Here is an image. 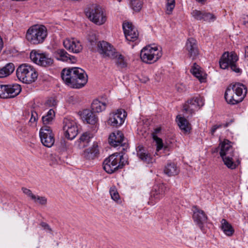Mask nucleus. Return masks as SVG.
Returning a JSON list of instances; mask_svg holds the SVG:
<instances>
[{
  "label": "nucleus",
  "mask_w": 248,
  "mask_h": 248,
  "mask_svg": "<svg viewBox=\"0 0 248 248\" xmlns=\"http://www.w3.org/2000/svg\"><path fill=\"white\" fill-rule=\"evenodd\" d=\"M61 77L64 82L74 88H81L87 82L88 77L85 71L78 67L63 69Z\"/></svg>",
  "instance_id": "1"
},
{
  "label": "nucleus",
  "mask_w": 248,
  "mask_h": 248,
  "mask_svg": "<svg viewBox=\"0 0 248 248\" xmlns=\"http://www.w3.org/2000/svg\"><path fill=\"white\" fill-rule=\"evenodd\" d=\"M247 93V88L245 85L240 83H235L227 87L224 97L228 104L236 105L244 100Z\"/></svg>",
  "instance_id": "2"
},
{
  "label": "nucleus",
  "mask_w": 248,
  "mask_h": 248,
  "mask_svg": "<svg viewBox=\"0 0 248 248\" xmlns=\"http://www.w3.org/2000/svg\"><path fill=\"white\" fill-rule=\"evenodd\" d=\"M47 36L46 28L42 25H34L27 31L26 38L31 44L37 45L43 43Z\"/></svg>",
  "instance_id": "3"
},
{
  "label": "nucleus",
  "mask_w": 248,
  "mask_h": 248,
  "mask_svg": "<svg viewBox=\"0 0 248 248\" xmlns=\"http://www.w3.org/2000/svg\"><path fill=\"white\" fill-rule=\"evenodd\" d=\"M127 162L123 155L115 153L105 159L103 162V169L108 173L111 174L122 168Z\"/></svg>",
  "instance_id": "4"
},
{
  "label": "nucleus",
  "mask_w": 248,
  "mask_h": 248,
  "mask_svg": "<svg viewBox=\"0 0 248 248\" xmlns=\"http://www.w3.org/2000/svg\"><path fill=\"white\" fill-rule=\"evenodd\" d=\"M16 76L23 83L30 84L36 80L38 77V73L32 66L25 63L17 68Z\"/></svg>",
  "instance_id": "5"
},
{
  "label": "nucleus",
  "mask_w": 248,
  "mask_h": 248,
  "mask_svg": "<svg viewBox=\"0 0 248 248\" xmlns=\"http://www.w3.org/2000/svg\"><path fill=\"white\" fill-rule=\"evenodd\" d=\"M162 56L161 48L155 46L149 45L143 47L140 51V59L146 63H152L157 61Z\"/></svg>",
  "instance_id": "6"
},
{
  "label": "nucleus",
  "mask_w": 248,
  "mask_h": 248,
  "mask_svg": "<svg viewBox=\"0 0 248 248\" xmlns=\"http://www.w3.org/2000/svg\"><path fill=\"white\" fill-rule=\"evenodd\" d=\"M87 16L93 22L97 25H102L106 20V16L102 8L96 4H93L85 11Z\"/></svg>",
  "instance_id": "7"
},
{
  "label": "nucleus",
  "mask_w": 248,
  "mask_h": 248,
  "mask_svg": "<svg viewBox=\"0 0 248 248\" xmlns=\"http://www.w3.org/2000/svg\"><path fill=\"white\" fill-rule=\"evenodd\" d=\"M238 60V56L235 53L230 54L228 52H225L219 61L220 68L225 69L230 67L233 71L237 73H240L241 72V70L236 65V62Z\"/></svg>",
  "instance_id": "8"
},
{
  "label": "nucleus",
  "mask_w": 248,
  "mask_h": 248,
  "mask_svg": "<svg viewBox=\"0 0 248 248\" xmlns=\"http://www.w3.org/2000/svg\"><path fill=\"white\" fill-rule=\"evenodd\" d=\"M168 189L167 185L163 183L155 185L151 192L148 204L151 205H155L164 197Z\"/></svg>",
  "instance_id": "9"
},
{
  "label": "nucleus",
  "mask_w": 248,
  "mask_h": 248,
  "mask_svg": "<svg viewBox=\"0 0 248 248\" xmlns=\"http://www.w3.org/2000/svg\"><path fill=\"white\" fill-rule=\"evenodd\" d=\"M30 58L35 63L44 67L52 65L53 60L45 53H40L36 50H32L30 53Z\"/></svg>",
  "instance_id": "10"
},
{
  "label": "nucleus",
  "mask_w": 248,
  "mask_h": 248,
  "mask_svg": "<svg viewBox=\"0 0 248 248\" xmlns=\"http://www.w3.org/2000/svg\"><path fill=\"white\" fill-rule=\"evenodd\" d=\"M63 129L65 137L70 140L74 139L78 134L77 123L74 120L65 118L63 120Z\"/></svg>",
  "instance_id": "11"
},
{
  "label": "nucleus",
  "mask_w": 248,
  "mask_h": 248,
  "mask_svg": "<svg viewBox=\"0 0 248 248\" xmlns=\"http://www.w3.org/2000/svg\"><path fill=\"white\" fill-rule=\"evenodd\" d=\"M40 137L42 144L47 147H51L54 143V134L49 127L45 126L42 127L39 132Z\"/></svg>",
  "instance_id": "12"
},
{
  "label": "nucleus",
  "mask_w": 248,
  "mask_h": 248,
  "mask_svg": "<svg viewBox=\"0 0 248 248\" xmlns=\"http://www.w3.org/2000/svg\"><path fill=\"white\" fill-rule=\"evenodd\" d=\"M126 115V112L124 110L118 109L116 112L110 114L108 123L113 127L120 126L124 123Z\"/></svg>",
  "instance_id": "13"
},
{
  "label": "nucleus",
  "mask_w": 248,
  "mask_h": 248,
  "mask_svg": "<svg viewBox=\"0 0 248 248\" xmlns=\"http://www.w3.org/2000/svg\"><path fill=\"white\" fill-rule=\"evenodd\" d=\"M124 136L123 133L120 131H116L111 133L108 138L109 144L114 147L121 146L123 147V150L127 148L128 144L125 143H123L124 141Z\"/></svg>",
  "instance_id": "14"
},
{
  "label": "nucleus",
  "mask_w": 248,
  "mask_h": 248,
  "mask_svg": "<svg viewBox=\"0 0 248 248\" xmlns=\"http://www.w3.org/2000/svg\"><path fill=\"white\" fill-rule=\"evenodd\" d=\"M204 100L202 97L197 96L188 100L184 106V110L192 114L194 111L203 106Z\"/></svg>",
  "instance_id": "15"
},
{
  "label": "nucleus",
  "mask_w": 248,
  "mask_h": 248,
  "mask_svg": "<svg viewBox=\"0 0 248 248\" xmlns=\"http://www.w3.org/2000/svg\"><path fill=\"white\" fill-rule=\"evenodd\" d=\"M97 46L98 51L105 58L112 59L117 52L112 46L105 41L99 42Z\"/></svg>",
  "instance_id": "16"
},
{
  "label": "nucleus",
  "mask_w": 248,
  "mask_h": 248,
  "mask_svg": "<svg viewBox=\"0 0 248 248\" xmlns=\"http://www.w3.org/2000/svg\"><path fill=\"white\" fill-rule=\"evenodd\" d=\"M123 28L127 41L134 42L138 39V31L131 23H124Z\"/></svg>",
  "instance_id": "17"
},
{
  "label": "nucleus",
  "mask_w": 248,
  "mask_h": 248,
  "mask_svg": "<svg viewBox=\"0 0 248 248\" xmlns=\"http://www.w3.org/2000/svg\"><path fill=\"white\" fill-rule=\"evenodd\" d=\"M63 44L67 50L75 53L80 52L83 48L80 42L74 38L65 39Z\"/></svg>",
  "instance_id": "18"
},
{
  "label": "nucleus",
  "mask_w": 248,
  "mask_h": 248,
  "mask_svg": "<svg viewBox=\"0 0 248 248\" xmlns=\"http://www.w3.org/2000/svg\"><path fill=\"white\" fill-rule=\"evenodd\" d=\"M193 218L195 222L203 232H205L204 225L207 222V217L203 211L196 209L194 212Z\"/></svg>",
  "instance_id": "19"
},
{
  "label": "nucleus",
  "mask_w": 248,
  "mask_h": 248,
  "mask_svg": "<svg viewBox=\"0 0 248 248\" xmlns=\"http://www.w3.org/2000/svg\"><path fill=\"white\" fill-rule=\"evenodd\" d=\"M185 49L187 52L188 56L192 59H195L199 54L197 41L193 38L187 39L185 45Z\"/></svg>",
  "instance_id": "20"
},
{
  "label": "nucleus",
  "mask_w": 248,
  "mask_h": 248,
  "mask_svg": "<svg viewBox=\"0 0 248 248\" xmlns=\"http://www.w3.org/2000/svg\"><path fill=\"white\" fill-rule=\"evenodd\" d=\"M220 149L219 154L221 157L233 155V149L232 142L228 140H224L218 147Z\"/></svg>",
  "instance_id": "21"
},
{
  "label": "nucleus",
  "mask_w": 248,
  "mask_h": 248,
  "mask_svg": "<svg viewBox=\"0 0 248 248\" xmlns=\"http://www.w3.org/2000/svg\"><path fill=\"white\" fill-rule=\"evenodd\" d=\"M54 55L56 59L62 62L74 63L76 61L74 56L69 55L63 49H59L55 51Z\"/></svg>",
  "instance_id": "22"
},
{
  "label": "nucleus",
  "mask_w": 248,
  "mask_h": 248,
  "mask_svg": "<svg viewBox=\"0 0 248 248\" xmlns=\"http://www.w3.org/2000/svg\"><path fill=\"white\" fill-rule=\"evenodd\" d=\"M99 151L97 142H94L91 147L86 149L83 154V156L87 159H93L99 155Z\"/></svg>",
  "instance_id": "23"
},
{
  "label": "nucleus",
  "mask_w": 248,
  "mask_h": 248,
  "mask_svg": "<svg viewBox=\"0 0 248 248\" xmlns=\"http://www.w3.org/2000/svg\"><path fill=\"white\" fill-rule=\"evenodd\" d=\"M93 112L89 109L84 110L81 115L83 121L90 124H96L98 122V118Z\"/></svg>",
  "instance_id": "24"
},
{
  "label": "nucleus",
  "mask_w": 248,
  "mask_h": 248,
  "mask_svg": "<svg viewBox=\"0 0 248 248\" xmlns=\"http://www.w3.org/2000/svg\"><path fill=\"white\" fill-rule=\"evenodd\" d=\"M137 155L144 162L147 164L153 163L155 159L151 154L146 152L142 147L139 146L137 149Z\"/></svg>",
  "instance_id": "25"
},
{
  "label": "nucleus",
  "mask_w": 248,
  "mask_h": 248,
  "mask_svg": "<svg viewBox=\"0 0 248 248\" xmlns=\"http://www.w3.org/2000/svg\"><path fill=\"white\" fill-rule=\"evenodd\" d=\"M191 72L201 82H204L206 80V74L202 70L201 67L196 63L193 64Z\"/></svg>",
  "instance_id": "26"
},
{
  "label": "nucleus",
  "mask_w": 248,
  "mask_h": 248,
  "mask_svg": "<svg viewBox=\"0 0 248 248\" xmlns=\"http://www.w3.org/2000/svg\"><path fill=\"white\" fill-rule=\"evenodd\" d=\"M176 121L178 126L183 133L187 134L190 132L191 129V125L186 118L177 116Z\"/></svg>",
  "instance_id": "27"
},
{
  "label": "nucleus",
  "mask_w": 248,
  "mask_h": 248,
  "mask_svg": "<svg viewBox=\"0 0 248 248\" xmlns=\"http://www.w3.org/2000/svg\"><path fill=\"white\" fill-rule=\"evenodd\" d=\"M221 229L224 234L228 236H232L234 232V230L232 225L225 219L221 220Z\"/></svg>",
  "instance_id": "28"
},
{
  "label": "nucleus",
  "mask_w": 248,
  "mask_h": 248,
  "mask_svg": "<svg viewBox=\"0 0 248 248\" xmlns=\"http://www.w3.org/2000/svg\"><path fill=\"white\" fill-rule=\"evenodd\" d=\"M111 59L115 60V64L119 69L125 68L127 66V60L118 52H117Z\"/></svg>",
  "instance_id": "29"
},
{
  "label": "nucleus",
  "mask_w": 248,
  "mask_h": 248,
  "mask_svg": "<svg viewBox=\"0 0 248 248\" xmlns=\"http://www.w3.org/2000/svg\"><path fill=\"white\" fill-rule=\"evenodd\" d=\"M108 101L101 102L97 99L93 101L91 108L92 110L94 112L99 113L105 110L106 106L108 105Z\"/></svg>",
  "instance_id": "30"
},
{
  "label": "nucleus",
  "mask_w": 248,
  "mask_h": 248,
  "mask_svg": "<svg viewBox=\"0 0 248 248\" xmlns=\"http://www.w3.org/2000/svg\"><path fill=\"white\" fill-rule=\"evenodd\" d=\"M93 138V135L89 132H84L80 137L78 142L80 148H84L89 144L91 139Z\"/></svg>",
  "instance_id": "31"
},
{
  "label": "nucleus",
  "mask_w": 248,
  "mask_h": 248,
  "mask_svg": "<svg viewBox=\"0 0 248 248\" xmlns=\"http://www.w3.org/2000/svg\"><path fill=\"white\" fill-rule=\"evenodd\" d=\"M164 171L168 176H171L178 174L179 170L174 163L170 162L165 167Z\"/></svg>",
  "instance_id": "32"
},
{
  "label": "nucleus",
  "mask_w": 248,
  "mask_h": 248,
  "mask_svg": "<svg viewBox=\"0 0 248 248\" xmlns=\"http://www.w3.org/2000/svg\"><path fill=\"white\" fill-rule=\"evenodd\" d=\"M15 70V66L13 63H8L4 67L0 68V78H3L9 76Z\"/></svg>",
  "instance_id": "33"
},
{
  "label": "nucleus",
  "mask_w": 248,
  "mask_h": 248,
  "mask_svg": "<svg viewBox=\"0 0 248 248\" xmlns=\"http://www.w3.org/2000/svg\"><path fill=\"white\" fill-rule=\"evenodd\" d=\"M9 98H14L17 96L21 91L20 85L17 84L8 85Z\"/></svg>",
  "instance_id": "34"
},
{
  "label": "nucleus",
  "mask_w": 248,
  "mask_h": 248,
  "mask_svg": "<svg viewBox=\"0 0 248 248\" xmlns=\"http://www.w3.org/2000/svg\"><path fill=\"white\" fill-rule=\"evenodd\" d=\"M55 117V112L53 109H50L46 115L42 117V121L44 124H49Z\"/></svg>",
  "instance_id": "35"
},
{
  "label": "nucleus",
  "mask_w": 248,
  "mask_h": 248,
  "mask_svg": "<svg viewBox=\"0 0 248 248\" xmlns=\"http://www.w3.org/2000/svg\"><path fill=\"white\" fill-rule=\"evenodd\" d=\"M232 156H227L222 157V158L224 163L226 166L231 169H234L236 168L237 165L233 162L232 159Z\"/></svg>",
  "instance_id": "36"
},
{
  "label": "nucleus",
  "mask_w": 248,
  "mask_h": 248,
  "mask_svg": "<svg viewBox=\"0 0 248 248\" xmlns=\"http://www.w3.org/2000/svg\"><path fill=\"white\" fill-rule=\"evenodd\" d=\"M142 4V0H131V7L136 12H139L141 10Z\"/></svg>",
  "instance_id": "37"
},
{
  "label": "nucleus",
  "mask_w": 248,
  "mask_h": 248,
  "mask_svg": "<svg viewBox=\"0 0 248 248\" xmlns=\"http://www.w3.org/2000/svg\"><path fill=\"white\" fill-rule=\"evenodd\" d=\"M9 89L8 85H0V97L9 98Z\"/></svg>",
  "instance_id": "38"
},
{
  "label": "nucleus",
  "mask_w": 248,
  "mask_h": 248,
  "mask_svg": "<svg viewBox=\"0 0 248 248\" xmlns=\"http://www.w3.org/2000/svg\"><path fill=\"white\" fill-rule=\"evenodd\" d=\"M175 5V0H167L166 13L170 15Z\"/></svg>",
  "instance_id": "39"
},
{
  "label": "nucleus",
  "mask_w": 248,
  "mask_h": 248,
  "mask_svg": "<svg viewBox=\"0 0 248 248\" xmlns=\"http://www.w3.org/2000/svg\"><path fill=\"white\" fill-rule=\"evenodd\" d=\"M204 11H201L197 10H193L191 14L195 19L198 20H203Z\"/></svg>",
  "instance_id": "40"
},
{
  "label": "nucleus",
  "mask_w": 248,
  "mask_h": 248,
  "mask_svg": "<svg viewBox=\"0 0 248 248\" xmlns=\"http://www.w3.org/2000/svg\"><path fill=\"white\" fill-rule=\"evenodd\" d=\"M216 19V16L212 13L204 11L203 16V21L207 22H212Z\"/></svg>",
  "instance_id": "41"
},
{
  "label": "nucleus",
  "mask_w": 248,
  "mask_h": 248,
  "mask_svg": "<svg viewBox=\"0 0 248 248\" xmlns=\"http://www.w3.org/2000/svg\"><path fill=\"white\" fill-rule=\"evenodd\" d=\"M153 138L154 140L155 141L157 145L156 150L158 151L160 150L161 149H162L163 147V143L162 139L158 137L157 135H153Z\"/></svg>",
  "instance_id": "42"
},
{
  "label": "nucleus",
  "mask_w": 248,
  "mask_h": 248,
  "mask_svg": "<svg viewBox=\"0 0 248 248\" xmlns=\"http://www.w3.org/2000/svg\"><path fill=\"white\" fill-rule=\"evenodd\" d=\"M35 202H38L41 205H46L47 202V199L45 197H40L35 195V199L32 200Z\"/></svg>",
  "instance_id": "43"
},
{
  "label": "nucleus",
  "mask_w": 248,
  "mask_h": 248,
  "mask_svg": "<svg viewBox=\"0 0 248 248\" xmlns=\"http://www.w3.org/2000/svg\"><path fill=\"white\" fill-rule=\"evenodd\" d=\"M109 193L111 198L114 201H117L119 199V193H118L115 187L110 188Z\"/></svg>",
  "instance_id": "44"
},
{
  "label": "nucleus",
  "mask_w": 248,
  "mask_h": 248,
  "mask_svg": "<svg viewBox=\"0 0 248 248\" xmlns=\"http://www.w3.org/2000/svg\"><path fill=\"white\" fill-rule=\"evenodd\" d=\"M38 119V114L37 112L33 110L31 111V118L30 119L29 123L31 124L35 123Z\"/></svg>",
  "instance_id": "45"
},
{
  "label": "nucleus",
  "mask_w": 248,
  "mask_h": 248,
  "mask_svg": "<svg viewBox=\"0 0 248 248\" xmlns=\"http://www.w3.org/2000/svg\"><path fill=\"white\" fill-rule=\"evenodd\" d=\"M51 164L52 165H55L59 163L60 158L58 155L55 154H51L49 157Z\"/></svg>",
  "instance_id": "46"
},
{
  "label": "nucleus",
  "mask_w": 248,
  "mask_h": 248,
  "mask_svg": "<svg viewBox=\"0 0 248 248\" xmlns=\"http://www.w3.org/2000/svg\"><path fill=\"white\" fill-rule=\"evenodd\" d=\"M22 190L23 192L30 197L31 200L35 199V195H34L31 190L25 187H22Z\"/></svg>",
  "instance_id": "47"
},
{
  "label": "nucleus",
  "mask_w": 248,
  "mask_h": 248,
  "mask_svg": "<svg viewBox=\"0 0 248 248\" xmlns=\"http://www.w3.org/2000/svg\"><path fill=\"white\" fill-rule=\"evenodd\" d=\"M46 105L49 107H54L57 105V101L54 98L51 97L46 100Z\"/></svg>",
  "instance_id": "48"
},
{
  "label": "nucleus",
  "mask_w": 248,
  "mask_h": 248,
  "mask_svg": "<svg viewBox=\"0 0 248 248\" xmlns=\"http://www.w3.org/2000/svg\"><path fill=\"white\" fill-rule=\"evenodd\" d=\"M175 87L176 90L179 93L183 92L186 90L185 85L183 84H177Z\"/></svg>",
  "instance_id": "49"
},
{
  "label": "nucleus",
  "mask_w": 248,
  "mask_h": 248,
  "mask_svg": "<svg viewBox=\"0 0 248 248\" xmlns=\"http://www.w3.org/2000/svg\"><path fill=\"white\" fill-rule=\"evenodd\" d=\"M40 226L44 228V229L46 230H47L49 232H51L52 231V229L51 228H50V227L49 226V225L46 223V222H42L40 223Z\"/></svg>",
  "instance_id": "50"
},
{
  "label": "nucleus",
  "mask_w": 248,
  "mask_h": 248,
  "mask_svg": "<svg viewBox=\"0 0 248 248\" xmlns=\"http://www.w3.org/2000/svg\"><path fill=\"white\" fill-rule=\"evenodd\" d=\"M222 127V124H216L212 126L211 133L212 135H213L214 133L216 132L217 129L219 128Z\"/></svg>",
  "instance_id": "51"
},
{
  "label": "nucleus",
  "mask_w": 248,
  "mask_h": 248,
  "mask_svg": "<svg viewBox=\"0 0 248 248\" xmlns=\"http://www.w3.org/2000/svg\"><path fill=\"white\" fill-rule=\"evenodd\" d=\"M243 25L248 28V15H245L243 17Z\"/></svg>",
  "instance_id": "52"
},
{
  "label": "nucleus",
  "mask_w": 248,
  "mask_h": 248,
  "mask_svg": "<svg viewBox=\"0 0 248 248\" xmlns=\"http://www.w3.org/2000/svg\"><path fill=\"white\" fill-rule=\"evenodd\" d=\"M19 133H24L26 131V128L24 126L20 125L17 128Z\"/></svg>",
  "instance_id": "53"
},
{
  "label": "nucleus",
  "mask_w": 248,
  "mask_h": 248,
  "mask_svg": "<svg viewBox=\"0 0 248 248\" xmlns=\"http://www.w3.org/2000/svg\"><path fill=\"white\" fill-rule=\"evenodd\" d=\"M245 49V57L248 61V46L244 48Z\"/></svg>",
  "instance_id": "54"
},
{
  "label": "nucleus",
  "mask_w": 248,
  "mask_h": 248,
  "mask_svg": "<svg viewBox=\"0 0 248 248\" xmlns=\"http://www.w3.org/2000/svg\"><path fill=\"white\" fill-rule=\"evenodd\" d=\"M161 128L160 127H157L155 129L154 132L153 133V136L154 135H156L158 133H159L161 131Z\"/></svg>",
  "instance_id": "55"
},
{
  "label": "nucleus",
  "mask_w": 248,
  "mask_h": 248,
  "mask_svg": "<svg viewBox=\"0 0 248 248\" xmlns=\"http://www.w3.org/2000/svg\"><path fill=\"white\" fill-rule=\"evenodd\" d=\"M196 0L202 4H204L205 3V2L206 1V0Z\"/></svg>",
  "instance_id": "56"
}]
</instances>
